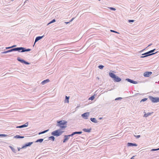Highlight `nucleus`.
Returning <instances> with one entry per match:
<instances>
[{"instance_id": "1", "label": "nucleus", "mask_w": 159, "mask_h": 159, "mask_svg": "<svg viewBox=\"0 0 159 159\" xmlns=\"http://www.w3.org/2000/svg\"><path fill=\"white\" fill-rule=\"evenodd\" d=\"M67 121L65 120L57 121V126L59 127L61 129H64L67 127Z\"/></svg>"}, {"instance_id": "2", "label": "nucleus", "mask_w": 159, "mask_h": 159, "mask_svg": "<svg viewBox=\"0 0 159 159\" xmlns=\"http://www.w3.org/2000/svg\"><path fill=\"white\" fill-rule=\"evenodd\" d=\"M112 71H111L110 72H109V75L112 78L115 82H119L121 80V79L118 76H116L115 74L114 73L111 72Z\"/></svg>"}, {"instance_id": "3", "label": "nucleus", "mask_w": 159, "mask_h": 159, "mask_svg": "<svg viewBox=\"0 0 159 159\" xmlns=\"http://www.w3.org/2000/svg\"><path fill=\"white\" fill-rule=\"evenodd\" d=\"M63 132V131H61V129H60L53 131L51 133V134L52 135L58 137L61 135Z\"/></svg>"}, {"instance_id": "4", "label": "nucleus", "mask_w": 159, "mask_h": 159, "mask_svg": "<svg viewBox=\"0 0 159 159\" xmlns=\"http://www.w3.org/2000/svg\"><path fill=\"white\" fill-rule=\"evenodd\" d=\"M18 51L19 52H29L31 50L30 48L26 49L25 48L23 47H17Z\"/></svg>"}, {"instance_id": "5", "label": "nucleus", "mask_w": 159, "mask_h": 159, "mask_svg": "<svg viewBox=\"0 0 159 159\" xmlns=\"http://www.w3.org/2000/svg\"><path fill=\"white\" fill-rule=\"evenodd\" d=\"M148 98L153 103H157L159 102V98L154 97L152 96H149Z\"/></svg>"}, {"instance_id": "6", "label": "nucleus", "mask_w": 159, "mask_h": 159, "mask_svg": "<svg viewBox=\"0 0 159 159\" xmlns=\"http://www.w3.org/2000/svg\"><path fill=\"white\" fill-rule=\"evenodd\" d=\"M17 60L18 61L24 64L25 65H28L30 64V63L28 61H25V60L23 59H21V58L20 57H18L17 58Z\"/></svg>"}, {"instance_id": "7", "label": "nucleus", "mask_w": 159, "mask_h": 159, "mask_svg": "<svg viewBox=\"0 0 159 159\" xmlns=\"http://www.w3.org/2000/svg\"><path fill=\"white\" fill-rule=\"evenodd\" d=\"M18 51V49L17 48H13L11 49L10 50H7L6 51L2 52L1 53L2 54H5L8 52H11L13 51Z\"/></svg>"}, {"instance_id": "8", "label": "nucleus", "mask_w": 159, "mask_h": 159, "mask_svg": "<svg viewBox=\"0 0 159 159\" xmlns=\"http://www.w3.org/2000/svg\"><path fill=\"white\" fill-rule=\"evenodd\" d=\"M90 113L89 112H86L81 115V116L84 119H87L89 116Z\"/></svg>"}, {"instance_id": "9", "label": "nucleus", "mask_w": 159, "mask_h": 159, "mask_svg": "<svg viewBox=\"0 0 159 159\" xmlns=\"http://www.w3.org/2000/svg\"><path fill=\"white\" fill-rule=\"evenodd\" d=\"M152 54H150L149 51L143 53L142 54V56L140 57V58H143L144 57H147L148 56L152 55Z\"/></svg>"}, {"instance_id": "10", "label": "nucleus", "mask_w": 159, "mask_h": 159, "mask_svg": "<svg viewBox=\"0 0 159 159\" xmlns=\"http://www.w3.org/2000/svg\"><path fill=\"white\" fill-rule=\"evenodd\" d=\"M33 143V142H30L26 143L21 148H25L27 147L30 146Z\"/></svg>"}, {"instance_id": "11", "label": "nucleus", "mask_w": 159, "mask_h": 159, "mask_svg": "<svg viewBox=\"0 0 159 159\" xmlns=\"http://www.w3.org/2000/svg\"><path fill=\"white\" fill-rule=\"evenodd\" d=\"M125 80L133 84H136L138 83V82L136 81H134L132 80L129 78H126L125 79Z\"/></svg>"}, {"instance_id": "12", "label": "nucleus", "mask_w": 159, "mask_h": 159, "mask_svg": "<svg viewBox=\"0 0 159 159\" xmlns=\"http://www.w3.org/2000/svg\"><path fill=\"white\" fill-rule=\"evenodd\" d=\"M152 73V72L151 71L145 72L143 74V76L145 77H149Z\"/></svg>"}, {"instance_id": "13", "label": "nucleus", "mask_w": 159, "mask_h": 159, "mask_svg": "<svg viewBox=\"0 0 159 159\" xmlns=\"http://www.w3.org/2000/svg\"><path fill=\"white\" fill-rule=\"evenodd\" d=\"M70 135H65L64 136V139L63 140V143H65L69 139L70 137Z\"/></svg>"}, {"instance_id": "14", "label": "nucleus", "mask_w": 159, "mask_h": 159, "mask_svg": "<svg viewBox=\"0 0 159 159\" xmlns=\"http://www.w3.org/2000/svg\"><path fill=\"white\" fill-rule=\"evenodd\" d=\"M28 124H29L28 123L26 122V123H25V124H24V125L16 126V128H23L25 127H27L28 126Z\"/></svg>"}, {"instance_id": "15", "label": "nucleus", "mask_w": 159, "mask_h": 159, "mask_svg": "<svg viewBox=\"0 0 159 159\" xmlns=\"http://www.w3.org/2000/svg\"><path fill=\"white\" fill-rule=\"evenodd\" d=\"M44 36V35H43L42 36H39L38 37H37L35 39V42L34 43V46L35 44V43L38 41L39 40L41 39H42Z\"/></svg>"}, {"instance_id": "16", "label": "nucleus", "mask_w": 159, "mask_h": 159, "mask_svg": "<svg viewBox=\"0 0 159 159\" xmlns=\"http://www.w3.org/2000/svg\"><path fill=\"white\" fill-rule=\"evenodd\" d=\"M82 133V132L80 131H75L74 132H73L72 133V134H69L70 135V137H72L74 135L76 134H81Z\"/></svg>"}, {"instance_id": "17", "label": "nucleus", "mask_w": 159, "mask_h": 159, "mask_svg": "<svg viewBox=\"0 0 159 159\" xmlns=\"http://www.w3.org/2000/svg\"><path fill=\"white\" fill-rule=\"evenodd\" d=\"M127 146L128 147H133L135 146L137 147L138 146V144L136 143H128L127 144Z\"/></svg>"}, {"instance_id": "18", "label": "nucleus", "mask_w": 159, "mask_h": 159, "mask_svg": "<svg viewBox=\"0 0 159 159\" xmlns=\"http://www.w3.org/2000/svg\"><path fill=\"white\" fill-rule=\"evenodd\" d=\"M92 130L91 128H90V129H86L84 128L83 129V131L84 132H88V133H90L91 132V130Z\"/></svg>"}, {"instance_id": "19", "label": "nucleus", "mask_w": 159, "mask_h": 159, "mask_svg": "<svg viewBox=\"0 0 159 159\" xmlns=\"http://www.w3.org/2000/svg\"><path fill=\"white\" fill-rule=\"evenodd\" d=\"M90 120L93 122L95 123H96L98 122V121L96 120V119L95 118H91Z\"/></svg>"}, {"instance_id": "20", "label": "nucleus", "mask_w": 159, "mask_h": 159, "mask_svg": "<svg viewBox=\"0 0 159 159\" xmlns=\"http://www.w3.org/2000/svg\"><path fill=\"white\" fill-rule=\"evenodd\" d=\"M49 81L50 80L49 79H46L42 81L41 82V84L42 85H44V84L49 82Z\"/></svg>"}, {"instance_id": "21", "label": "nucleus", "mask_w": 159, "mask_h": 159, "mask_svg": "<svg viewBox=\"0 0 159 159\" xmlns=\"http://www.w3.org/2000/svg\"><path fill=\"white\" fill-rule=\"evenodd\" d=\"M14 138H16V139H23L24 138V136H21L20 135H17L16 136H15L14 137Z\"/></svg>"}, {"instance_id": "22", "label": "nucleus", "mask_w": 159, "mask_h": 159, "mask_svg": "<svg viewBox=\"0 0 159 159\" xmlns=\"http://www.w3.org/2000/svg\"><path fill=\"white\" fill-rule=\"evenodd\" d=\"M9 147L11 149L12 151L14 153H16V150L12 146H9Z\"/></svg>"}, {"instance_id": "23", "label": "nucleus", "mask_w": 159, "mask_h": 159, "mask_svg": "<svg viewBox=\"0 0 159 159\" xmlns=\"http://www.w3.org/2000/svg\"><path fill=\"white\" fill-rule=\"evenodd\" d=\"M153 113V112H149L148 113H145L143 116V117H147L148 116L151 115Z\"/></svg>"}, {"instance_id": "24", "label": "nucleus", "mask_w": 159, "mask_h": 159, "mask_svg": "<svg viewBox=\"0 0 159 159\" xmlns=\"http://www.w3.org/2000/svg\"><path fill=\"white\" fill-rule=\"evenodd\" d=\"M54 136H52L50 137H49L48 138V139L49 140H52V141H54L55 139V138Z\"/></svg>"}, {"instance_id": "25", "label": "nucleus", "mask_w": 159, "mask_h": 159, "mask_svg": "<svg viewBox=\"0 0 159 159\" xmlns=\"http://www.w3.org/2000/svg\"><path fill=\"white\" fill-rule=\"evenodd\" d=\"M43 139H38L35 142V143H38L39 142L40 143H41L43 142Z\"/></svg>"}, {"instance_id": "26", "label": "nucleus", "mask_w": 159, "mask_h": 159, "mask_svg": "<svg viewBox=\"0 0 159 159\" xmlns=\"http://www.w3.org/2000/svg\"><path fill=\"white\" fill-rule=\"evenodd\" d=\"M155 50H156V49H154L152 50L149 51V53L150 54H152V55L154 54L155 53H156V52H155V53H153V52H154V51Z\"/></svg>"}, {"instance_id": "27", "label": "nucleus", "mask_w": 159, "mask_h": 159, "mask_svg": "<svg viewBox=\"0 0 159 159\" xmlns=\"http://www.w3.org/2000/svg\"><path fill=\"white\" fill-rule=\"evenodd\" d=\"M69 97H67V96H65V102H67V103H68L69 102Z\"/></svg>"}, {"instance_id": "28", "label": "nucleus", "mask_w": 159, "mask_h": 159, "mask_svg": "<svg viewBox=\"0 0 159 159\" xmlns=\"http://www.w3.org/2000/svg\"><path fill=\"white\" fill-rule=\"evenodd\" d=\"M56 21V20L55 19H53L52 20L50 21L49 22L48 24H47V25H49V24H51V23H54V22H55Z\"/></svg>"}, {"instance_id": "29", "label": "nucleus", "mask_w": 159, "mask_h": 159, "mask_svg": "<svg viewBox=\"0 0 159 159\" xmlns=\"http://www.w3.org/2000/svg\"><path fill=\"white\" fill-rule=\"evenodd\" d=\"M95 98V95H93L89 98V100H93Z\"/></svg>"}, {"instance_id": "30", "label": "nucleus", "mask_w": 159, "mask_h": 159, "mask_svg": "<svg viewBox=\"0 0 159 159\" xmlns=\"http://www.w3.org/2000/svg\"><path fill=\"white\" fill-rule=\"evenodd\" d=\"M148 99V98H145L143 99H142L140 101V102H144L146 101H147Z\"/></svg>"}, {"instance_id": "31", "label": "nucleus", "mask_w": 159, "mask_h": 159, "mask_svg": "<svg viewBox=\"0 0 159 159\" xmlns=\"http://www.w3.org/2000/svg\"><path fill=\"white\" fill-rule=\"evenodd\" d=\"M104 67V66L102 65H100L99 66H98V67L100 69H102L103 67Z\"/></svg>"}, {"instance_id": "32", "label": "nucleus", "mask_w": 159, "mask_h": 159, "mask_svg": "<svg viewBox=\"0 0 159 159\" xmlns=\"http://www.w3.org/2000/svg\"><path fill=\"white\" fill-rule=\"evenodd\" d=\"M7 136V135L5 134H0V137H4Z\"/></svg>"}, {"instance_id": "33", "label": "nucleus", "mask_w": 159, "mask_h": 159, "mask_svg": "<svg viewBox=\"0 0 159 159\" xmlns=\"http://www.w3.org/2000/svg\"><path fill=\"white\" fill-rule=\"evenodd\" d=\"M122 99V98L121 97H118V98H116L115 99V100H120Z\"/></svg>"}, {"instance_id": "34", "label": "nucleus", "mask_w": 159, "mask_h": 159, "mask_svg": "<svg viewBox=\"0 0 159 159\" xmlns=\"http://www.w3.org/2000/svg\"><path fill=\"white\" fill-rule=\"evenodd\" d=\"M158 150V148L155 149V148H153L151 150V151H156Z\"/></svg>"}, {"instance_id": "35", "label": "nucleus", "mask_w": 159, "mask_h": 159, "mask_svg": "<svg viewBox=\"0 0 159 159\" xmlns=\"http://www.w3.org/2000/svg\"><path fill=\"white\" fill-rule=\"evenodd\" d=\"M134 136L137 139H138L140 137V135H134Z\"/></svg>"}, {"instance_id": "36", "label": "nucleus", "mask_w": 159, "mask_h": 159, "mask_svg": "<svg viewBox=\"0 0 159 159\" xmlns=\"http://www.w3.org/2000/svg\"><path fill=\"white\" fill-rule=\"evenodd\" d=\"M134 21V20H128V22L129 23L133 22Z\"/></svg>"}, {"instance_id": "37", "label": "nucleus", "mask_w": 159, "mask_h": 159, "mask_svg": "<svg viewBox=\"0 0 159 159\" xmlns=\"http://www.w3.org/2000/svg\"><path fill=\"white\" fill-rule=\"evenodd\" d=\"M110 31H111V32H114V33L119 34V32H117V31H115V30H111Z\"/></svg>"}, {"instance_id": "38", "label": "nucleus", "mask_w": 159, "mask_h": 159, "mask_svg": "<svg viewBox=\"0 0 159 159\" xmlns=\"http://www.w3.org/2000/svg\"><path fill=\"white\" fill-rule=\"evenodd\" d=\"M110 9L111 10L115 11L116 10V8L112 7H110Z\"/></svg>"}, {"instance_id": "39", "label": "nucleus", "mask_w": 159, "mask_h": 159, "mask_svg": "<svg viewBox=\"0 0 159 159\" xmlns=\"http://www.w3.org/2000/svg\"><path fill=\"white\" fill-rule=\"evenodd\" d=\"M16 45H12V46H11V49H12V48H13L15 47H16Z\"/></svg>"}, {"instance_id": "40", "label": "nucleus", "mask_w": 159, "mask_h": 159, "mask_svg": "<svg viewBox=\"0 0 159 159\" xmlns=\"http://www.w3.org/2000/svg\"><path fill=\"white\" fill-rule=\"evenodd\" d=\"M74 19V18L73 17V18H72L69 21V22H72L73 20Z\"/></svg>"}, {"instance_id": "41", "label": "nucleus", "mask_w": 159, "mask_h": 159, "mask_svg": "<svg viewBox=\"0 0 159 159\" xmlns=\"http://www.w3.org/2000/svg\"><path fill=\"white\" fill-rule=\"evenodd\" d=\"M136 155H134L133 156V157H132L130 159H134V157L136 156Z\"/></svg>"}, {"instance_id": "42", "label": "nucleus", "mask_w": 159, "mask_h": 159, "mask_svg": "<svg viewBox=\"0 0 159 159\" xmlns=\"http://www.w3.org/2000/svg\"><path fill=\"white\" fill-rule=\"evenodd\" d=\"M49 130V129H48L46 130H44V131L45 132V133L47 132H48Z\"/></svg>"}, {"instance_id": "43", "label": "nucleus", "mask_w": 159, "mask_h": 159, "mask_svg": "<svg viewBox=\"0 0 159 159\" xmlns=\"http://www.w3.org/2000/svg\"><path fill=\"white\" fill-rule=\"evenodd\" d=\"M6 49H9L11 48V47H6Z\"/></svg>"}, {"instance_id": "44", "label": "nucleus", "mask_w": 159, "mask_h": 159, "mask_svg": "<svg viewBox=\"0 0 159 159\" xmlns=\"http://www.w3.org/2000/svg\"><path fill=\"white\" fill-rule=\"evenodd\" d=\"M66 48H63V49H64V50H63L62 51H67V50L66 49ZM61 51L62 50H61Z\"/></svg>"}, {"instance_id": "45", "label": "nucleus", "mask_w": 159, "mask_h": 159, "mask_svg": "<svg viewBox=\"0 0 159 159\" xmlns=\"http://www.w3.org/2000/svg\"><path fill=\"white\" fill-rule=\"evenodd\" d=\"M70 22H65V23L66 24H67L69 23H70Z\"/></svg>"}, {"instance_id": "46", "label": "nucleus", "mask_w": 159, "mask_h": 159, "mask_svg": "<svg viewBox=\"0 0 159 159\" xmlns=\"http://www.w3.org/2000/svg\"><path fill=\"white\" fill-rule=\"evenodd\" d=\"M21 149V148H17V149H18V151H20V149Z\"/></svg>"}, {"instance_id": "47", "label": "nucleus", "mask_w": 159, "mask_h": 159, "mask_svg": "<svg viewBox=\"0 0 159 159\" xmlns=\"http://www.w3.org/2000/svg\"><path fill=\"white\" fill-rule=\"evenodd\" d=\"M39 135H40L41 134H42L41 132H39L38 133Z\"/></svg>"}, {"instance_id": "48", "label": "nucleus", "mask_w": 159, "mask_h": 159, "mask_svg": "<svg viewBox=\"0 0 159 159\" xmlns=\"http://www.w3.org/2000/svg\"><path fill=\"white\" fill-rule=\"evenodd\" d=\"M145 49L146 48H144V49H143V50L141 51L140 52H142L144 51Z\"/></svg>"}, {"instance_id": "49", "label": "nucleus", "mask_w": 159, "mask_h": 159, "mask_svg": "<svg viewBox=\"0 0 159 159\" xmlns=\"http://www.w3.org/2000/svg\"><path fill=\"white\" fill-rule=\"evenodd\" d=\"M41 132L42 134L45 133V132L44 131H42Z\"/></svg>"}, {"instance_id": "50", "label": "nucleus", "mask_w": 159, "mask_h": 159, "mask_svg": "<svg viewBox=\"0 0 159 159\" xmlns=\"http://www.w3.org/2000/svg\"><path fill=\"white\" fill-rule=\"evenodd\" d=\"M102 119V117H99V120H101Z\"/></svg>"}, {"instance_id": "51", "label": "nucleus", "mask_w": 159, "mask_h": 159, "mask_svg": "<svg viewBox=\"0 0 159 159\" xmlns=\"http://www.w3.org/2000/svg\"><path fill=\"white\" fill-rule=\"evenodd\" d=\"M152 45V43H151V44H150L149 45H148V47H149V46H151Z\"/></svg>"}, {"instance_id": "52", "label": "nucleus", "mask_w": 159, "mask_h": 159, "mask_svg": "<svg viewBox=\"0 0 159 159\" xmlns=\"http://www.w3.org/2000/svg\"><path fill=\"white\" fill-rule=\"evenodd\" d=\"M136 95H140V94L139 93H138L136 94Z\"/></svg>"}, {"instance_id": "53", "label": "nucleus", "mask_w": 159, "mask_h": 159, "mask_svg": "<svg viewBox=\"0 0 159 159\" xmlns=\"http://www.w3.org/2000/svg\"><path fill=\"white\" fill-rule=\"evenodd\" d=\"M14 0H11V1H14Z\"/></svg>"}, {"instance_id": "54", "label": "nucleus", "mask_w": 159, "mask_h": 159, "mask_svg": "<svg viewBox=\"0 0 159 159\" xmlns=\"http://www.w3.org/2000/svg\"><path fill=\"white\" fill-rule=\"evenodd\" d=\"M158 150H159V148H158Z\"/></svg>"}]
</instances>
